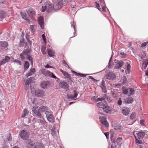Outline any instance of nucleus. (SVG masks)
I'll list each match as a JSON object with an SVG mask.
<instances>
[{"instance_id": "nucleus-1", "label": "nucleus", "mask_w": 148, "mask_h": 148, "mask_svg": "<svg viewBox=\"0 0 148 148\" xmlns=\"http://www.w3.org/2000/svg\"><path fill=\"white\" fill-rule=\"evenodd\" d=\"M54 10V5L49 2H47L44 6L42 7L41 11L44 12L46 10L47 12H49Z\"/></svg>"}, {"instance_id": "nucleus-2", "label": "nucleus", "mask_w": 148, "mask_h": 148, "mask_svg": "<svg viewBox=\"0 0 148 148\" xmlns=\"http://www.w3.org/2000/svg\"><path fill=\"white\" fill-rule=\"evenodd\" d=\"M98 114L101 115L99 117V119L101 123L103 126L106 127H108L109 125L106 119L105 115L101 112H99Z\"/></svg>"}, {"instance_id": "nucleus-3", "label": "nucleus", "mask_w": 148, "mask_h": 148, "mask_svg": "<svg viewBox=\"0 0 148 148\" xmlns=\"http://www.w3.org/2000/svg\"><path fill=\"white\" fill-rule=\"evenodd\" d=\"M41 72L43 75L48 77H51L54 78H56V77L52 73L50 72L49 71L45 69H42L41 71Z\"/></svg>"}, {"instance_id": "nucleus-4", "label": "nucleus", "mask_w": 148, "mask_h": 148, "mask_svg": "<svg viewBox=\"0 0 148 148\" xmlns=\"http://www.w3.org/2000/svg\"><path fill=\"white\" fill-rule=\"evenodd\" d=\"M133 134L135 138H138L139 139L143 138L145 134V133L142 131H134L133 132Z\"/></svg>"}, {"instance_id": "nucleus-5", "label": "nucleus", "mask_w": 148, "mask_h": 148, "mask_svg": "<svg viewBox=\"0 0 148 148\" xmlns=\"http://www.w3.org/2000/svg\"><path fill=\"white\" fill-rule=\"evenodd\" d=\"M19 135L22 139L26 140L28 138L29 133L27 130H23L20 132Z\"/></svg>"}, {"instance_id": "nucleus-6", "label": "nucleus", "mask_w": 148, "mask_h": 148, "mask_svg": "<svg viewBox=\"0 0 148 148\" xmlns=\"http://www.w3.org/2000/svg\"><path fill=\"white\" fill-rule=\"evenodd\" d=\"M45 114L47 120L50 122L53 123L54 122V118L53 116V113L52 112L47 111Z\"/></svg>"}, {"instance_id": "nucleus-7", "label": "nucleus", "mask_w": 148, "mask_h": 148, "mask_svg": "<svg viewBox=\"0 0 148 148\" xmlns=\"http://www.w3.org/2000/svg\"><path fill=\"white\" fill-rule=\"evenodd\" d=\"M59 86L64 89L66 91H68L69 89V85L66 82L64 81H60L59 83Z\"/></svg>"}, {"instance_id": "nucleus-8", "label": "nucleus", "mask_w": 148, "mask_h": 148, "mask_svg": "<svg viewBox=\"0 0 148 148\" xmlns=\"http://www.w3.org/2000/svg\"><path fill=\"white\" fill-rule=\"evenodd\" d=\"M30 50V49H26L23 51V52L21 53L20 55L21 59L23 60L25 59V55L28 56L29 55V52Z\"/></svg>"}, {"instance_id": "nucleus-9", "label": "nucleus", "mask_w": 148, "mask_h": 148, "mask_svg": "<svg viewBox=\"0 0 148 148\" xmlns=\"http://www.w3.org/2000/svg\"><path fill=\"white\" fill-rule=\"evenodd\" d=\"M40 109L38 107L34 106L32 108V111L34 114L38 116V117H41V114L39 112Z\"/></svg>"}, {"instance_id": "nucleus-10", "label": "nucleus", "mask_w": 148, "mask_h": 148, "mask_svg": "<svg viewBox=\"0 0 148 148\" xmlns=\"http://www.w3.org/2000/svg\"><path fill=\"white\" fill-rule=\"evenodd\" d=\"M116 77L115 74L112 72L108 73L106 75V78L107 79L110 80H113Z\"/></svg>"}, {"instance_id": "nucleus-11", "label": "nucleus", "mask_w": 148, "mask_h": 148, "mask_svg": "<svg viewBox=\"0 0 148 148\" xmlns=\"http://www.w3.org/2000/svg\"><path fill=\"white\" fill-rule=\"evenodd\" d=\"M114 63L115 66L114 68L115 69H119L123 65V62L122 61H119L115 60Z\"/></svg>"}, {"instance_id": "nucleus-12", "label": "nucleus", "mask_w": 148, "mask_h": 148, "mask_svg": "<svg viewBox=\"0 0 148 148\" xmlns=\"http://www.w3.org/2000/svg\"><path fill=\"white\" fill-rule=\"evenodd\" d=\"M60 71L65 77V78L69 81H71V78L70 75L67 72L64 71L61 69H60Z\"/></svg>"}, {"instance_id": "nucleus-13", "label": "nucleus", "mask_w": 148, "mask_h": 148, "mask_svg": "<svg viewBox=\"0 0 148 148\" xmlns=\"http://www.w3.org/2000/svg\"><path fill=\"white\" fill-rule=\"evenodd\" d=\"M26 144L27 148H34L36 147L34 143L30 140H28L26 142Z\"/></svg>"}, {"instance_id": "nucleus-14", "label": "nucleus", "mask_w": 148, "mask_h": 148, "mask_svg": "<svg viewBox=\"0 0 148 148\" xmlns=\"http://www.w3.org/2000/svg\"><path fill=\"white\" fill-rule=\"evenodd\" d=\"M43 19V17L41 16L38 18V20L39 25L42 29L44 28Z\"/></svg>"}, {"instance_id": "nucleus-15", "label": "nucleus", "mask_w": 148, "mask_h": 148, "mask_svg": "<svg viewBox=\"0 0 148 148\" xmlns=\"http://www.w3.org/2000/svg\"><path fill=\"white\" fill-rule=\"evenodd\" d=\"M62 2H59L54 5V10H60L62 6Z\"/></svg>"}, {"instance_id": "nucleus-16", "label": "nucleus", "mask_w": 148, "mask_h": 148, "mask_svg": "<svg viewBox=\"0 0 148 148\" xmlns=\"http://www.w3.org/2000/svg\"><path fill=\"white\" fill-rule=\"evenodd\" d=\"M106 105H107V103L106 101H103L97 103V107L100 108H102L103 109V108L105 107Z\"/></svg>"}, {"instance_id": "nucleus-17", "label": "nucleus", "mask_w": 148, "mask_h": 148, "mask_svg": "<svg viewBox=\"0 0 148 148\" xmlns=\"http://www.w3.org/2000/svg\"><path fill=\"white\" fill-rule=\"evenodd\" d=\"M50 85V82L48 81H44L40 84V86L42 88H45L49 87Z\"/></svg>"}, {"instance_id": "nucleus-18", "label": "nucleus", "mask_w": 148, "mask_h": 148, "mask_svg": "<svg viewBox=\"0 0 148 148\" xmlns=\"http://www.w3.org/2000/svg\"><path fill=\"white\" fill-rule=\"evenodd\" d=\"M103 110L109 114H111L113 111L112 108L107 106V105L103 108Z\"/></svg>"}, {"instance_id": "nucleus-19", "label": "nucleus", "mask_w": 148, "mask_h": 148, "mask_svg": "<svg viewBox=\"0 0 148 148\" xmlns=\"http://www.w3.org/2000/svg\"><path fill=\"white\" fill-rule=\"evenodd\" d=\"M44 94V92L42 90H38L35 91L36 95L38 97L43 96Z\"/></svg>"}, {"instance_id": "nucleus-20", "label": "nucleus", "mask_w": 148, "mask_h": 148, "mask_svg": "<svg viewBox=\"0 0 148 148\" xmlns=\"http://www.w3.org/2000/svg\"><path fill=\"white\" fill-rule=\"evenodd\" d=\"M10 59L9 57L6 56L4 59H2L0 62V66L8 62Z\"/></svg>"}, {"instance_id": "nucleus-21", "label": "nucleus", "mask_w": 148, "mask_h": 148, "mask_svg": "<svg viewBox=\"0 0 148 148\" xmlns=\"http://www.w3.org/2000/svg\"><path fill=\"white\" fill-rule=\"evenodd\" d=\"M27 12L30 17H31L35 14V12L32 9L29 8L26 10Z\"/></svg>"}, {"instance_id": "nucleus-22", "label": "nucleus", "mask_w": 148, "mask_h": 148, "mask_svg": "<svg viewBox=\"0 0 148 148\" xmlns=\"http://www.w3.org/2000/svg\"><path fill=\"white\" fill-rule=\"evenodd\" d=\"M121 111L122 114L123 115H127L130 112V110L127 107H124L122 109Z\"/></svg>"}, {"instance_id": "nucleus-23", "label": "nucleus", "mask_w": 148, "mask_h": 148, "mask_svg": "<svg viewBox=\"0 0 148 148\" xmlns=\"http://www.w3.org/2000/svg\"><path fill=\"white\" fill-rule=\"evenodd\" d=\"M100 86L102 89L103 92L104 93H106V90L105 86V82L104 80H102L101 84L100 85Z\"/></svg>"}, {"instance_id": "nucleus-24", "label": "nucleus", "mask_w": 148, "mask_h": 148, "mask_svg": "<svg viewBox=\"0 0 148 148\" xmlns=\"http://www.w3.org/2000/svg\"><path fill=\"white\" fill-rule=\"evenodd\" d=\"M114 129L118 131H121L123 130V127L119 124H115L114 125Z\"/></svg>"}, {"instance_id": "nucleus-25", "label": "nucleus", "mask_w": 148, "mask_h": 148, "mask_svg": "<svg viewBox=\"0 0 148 148\" xmlns=\"http://www.w3.org/2000/svg\"><path fill=\"white\" fill-rule=\"evenodd\" d=\"M40 119L38 120V122L40 123L43 126H45L47 125V123L44 120V119L41 116V117H39Z\"/></svg>"}, {"instance_id": "nucleus-26", "label": "nucleus", "mask_w": 148, "mask_h": 148, "mask_svg": "<svg viewBox=\"0 0 148 148\" xmlns=\"http://www.w3.org/2000/svg\"><path fill=\"white\" fill-rule=\"evenodd\" d=\"M74 93V95H67V96L68 99H74L77 97L78 94L77 93V92L75 90H74L73 91Z\"/></svg>"}, {"instance_id": "nucleus-27", "label": "nucleus", "mask_w": 148, "mask_h": 148, "mask_svg": "<svg viewBox=\"0 0 148 148\" xmlns=\"http://www.w3.org/2000/svg\"><path fill=\"white\" fill-rule=\"evenodd\" d=\"M8 44L7 42L3 41H0V46H1L3 48H6L8 46Z\"/></svg>"}, {"instance_id": "nucleus-28", "label": "nucleus", "mask_w": 148, "mask_h": 148, "mask_svg": "<svg viewBox=\"0 0 148 148\" xmlns=\"http://www.w3.org/2000/svg\"><path fill=\"white\" fill-rule=\"evenodd\" d=\"M133 99L132 98L130 97H128L125 99V101L127 103H132L133 101Z\"/></svg>"}, {"instance_id": "nucleus-29", "label": "nucleus", "mask_w": 148, "mask_h": 148, "mask_svg": "<svg viewBox=\"0 0 148 148\" xmlns=\"http://www.w3.org/2000/svg\"><path fill=\"white\" fill-rule=\"evenodd\" d=\"M71 71L72 73L74 74L75 75L77 76H80L82 77H85L86 76V75L80 73H78L73 70H71Z\"/></svg>"}, {"instance_id": "nucleus-30", "label": "nucleus", "mask_w": 148, "mask_h": 148, "mask_svg": "<svg viewBox=\"0 0 148 148\" xmlns=\"http://www.w3.org/2000/svg\"><path fill=\"white\" fill-rule=\"evenodd\" d=\"M7 16V14L3 11H0V18H3Z\"/></svg>"}, {"instance_id": "nucleus-31", "label": "nucleus", "mask_w": 148, "mask_h": 148, "mask_svg": "<svg viewBox=\"0 0 148 148\" xmlns=\"http://www.w3.org/2000/svg\"><path fill=\"white\" fill-rule=\"evenodd\" d=\"M40 110L42 112H46L48 110V108L47 107L41 106L39 108Z\"/></svg>"}, {"instance_id": "nucleus-32", "label": "nucleus", "mask_w": 148, "mask_h": 148, "mask_svg": "<svg viewBox=\"0 0 148 148\" xmlns=\"http://www.w3.org/2000/svg\"><path fill=\"white\" fill-rule=\"evenodd\" d=\"M29 112L26 109H25L23 112V113L21 116V117L22 118H24L28 114Z\"/></svg>"}, {"instance_id": "nucleus-33", "label": "nucleus", "mask_w": 148, "mask_h": 148, "mask_svg": "<svg viewBox=\"0 0 148 148\" xmlns=\"http://www.w3.org/2000/svg\"><path fill=\"white\" fill-rule=\"evenodd\" d=\"M21 14L22 18L23 19L26 21H28V19L26 17V14L25 12H21Z\"/></svg>"}, {"instance_id": "nucleus-34", "label": "nucleus", "mask_w": 148, "mask_h": 148, "mask_svg": "<svg viewBox=\"0 0 148 148\" xmlns=\"http://www.w3.org/2000/svg\"><path fill=\"white\" fill-rule=\"evenodd\" d=\"M48 54L50 57L53 56L54 55V53L53 51L50 49L48 50Z\"/></svg>"}, {"instance_id": "nucleus-35", "label": "nucleus", "mask_w": 148, "mask_h": 148, "mask_svg": "<svg viewBox=\"0 0 148 148\" xmlns=\"http://www.w3.org/2000/svg\"><path fill=\"white\" fill-rule=\"evenodd\" d=\"M46 49V47L42 46L41 48V50L42 53L44 54H45L46 53V52L45 51Z\"/></svg>"}, {"instance_id": "nucleus-36", "label": "nucleus", "mask_w": 148, "mask_h": 148, "mask_svg": "<svg viewBox=\"0 0 148 148\" xmlns=\"http://www.w3.org/2000/svg\"><path fill=\"white\" fill-rule=\"evenodd\" d=\"M29 65L28 63V62L27 61H25V63L24 64V69L25 70L27 69L29 66Z\"/></svg>"}, {"instance_id": "nucleus-37", "label": "nucleus", "mask_w": 148, "mask_h": 148, "mask_svg": "<svg viewBox=\"0 0 148 148\" xmlns=\"http://www.w3.org/2000/svg\"><path fill=\"white\" fill-rule=\"evenodd\" d=\"M130 93L129 95H133L134 93V90L133 88H129Z\"/></svg>"}, {"instance_id": "nucleus-38", "label": "nucleus", "mask_w": 148, "mask_h": 148, "mask_svg": "<svg viewBox=\"0 0 148 148\" xmlns=\"http://www.w3.org/2000/svg\"><path fill=\"white\" fill-rule=\"evenodd\" d=\"M126 81H127V78L125 76H124L122 78V79L121 80V82L123 84H125L126 82Z\"/></svg>"}, {"instance_id": "nucleus-39", "label": "nucleus", "mask_w": 148, "mask_h": 148, "mask_svg": "<svg viewBox=\"0 0 148 148\" xmlns=\"http://www.w3.org/2000/svg\"><path fill=\"white\" fill-rule=\"evenodd\" d=\"M71 27L74 28V35L75 34V23H74L73 22H71Z\"/></svg>"}, {"instance_id": "nucleus-40", "label": "nucleus", "mask_w": 148, "mask_h": 148, "mask_svg": "<svg viewBox=\"0 0 148 148\" xmlns=\"http://www.w3.org/2000/svg\"><path fill=\"white\" fill-rule=\"evenodd\" d=\"M56 128L53 127L51 130V134L53 136H55L56 135Z\"/></svg>"}, {"instance_id": "nucleus-41", "label": "nucleus", "mask_w": 148, "mask_h": 148, "mask_svg": "<svg viewBox=\"0 0 148 148\" xmlns=\"http://www.w3.org/2000/svg\"><path fill=\"white\" fill-rule=\"evenodd\" d=\"M31 83L30 81L28 80V78L27 79L25 82V84L26 85V86H27V87L28 86V84Z\"/></svg>"}, {"instance_id": "nucleus-42", "label": "nucleus", "mask_w": 148, "mask_h": 148, "mask_svg": "<svg viewBox=\"0 0 148 148\" xmlns=\"http://www.w3.org/2000/svg\"><path fill=\"white\" fill-rule=\"evenodd\" d=\"M28 79L31 83H33L34 82L35 79L34 77H30Z\"/></svg>"}, {"instance_id": "nucleus-43", "label": "nucleus", "mask_w": 148, "mask_h": 148, "mask_svg": "<svg viewBox=\"0 0 148 148\" xmlns=\"http://www.w3.org/2000/svg\"><path fill=\"white\" fill-rule=\"evenodd\" d=\"M100 5L101 6L105 5V3L104 0H99Z\"/></svg>"}, {"instance_id": "nucleus-44", "label": "nucleus", "mask_w": 148, "mask_h": 148, "mask_svg": "<svg viewBox=\"0 0 148 148\" xmlns=\"http://www.w3.org/2000/svg\"><path fill=\"white\" fill-rule=\"evenodd\" d=\"M129 90L128 89H126L123 90V93L125 95H127L128 92Z\"/></svg>"}, {"instance_id": "nucleus-45", "label": "nucleus", "mask_w": 148, "mask_h": 148, "mask_svg": "<svg viewBox=\"0 0 148 148\" xmlns=\"http://www.w3.org/2000/svg\"><path fill=\"white\" fill-rule=\"evenodd\" d=\"M126 70H130L131 68L130 65L129 64L128 62L126 63Z\"/></svg>"}, {"instance_id": "nucleus-46", "label": "nucleus", "mask_w": 148, "mask_h": 148, "mask_svg": "<svg viewBox=\"0 0 148 148\" xmlns=\"http://www.w3.org/2000/svg\"><path fill=\"white\" fill-rule=\"evenodd\" d=\"M138 139V138H135L136 139V143H139V144H141L142 143V141L141 140H139Z\"/></svg>"}, {"instance_id": "nucleus-47", "label": "nucleus", "mask_w": 148, "mask_h": 148, "mask_svg": "<svg viewBox=\"0 0 148 148\" xmlns=\"http://www.w3.org/2000/svg\"><path fill=\"white\" fill-rule=\"evenodd\" d=\"M148 44V41L143 42L142 43L141 45V46L142 47H145L147 44Z\"/></svg>"}, {"instance_id": "nucleus-48", "label": "nucleus", "mask_w": 148, "mask_h": 148, "mask_svg": "<svg viewBox=\"0 0 148 148\" xmlns=\"http://www.w3.org/2000/svg\"><path fill=\"white\" fill-rule=\"evenodd\" d=\"M14 62L17 63L19 65H21V62L19 60H14Z\"/></svg>"}, {"instance_id": "nucleus-49", "label": "nucleus", "mask_w": 148, "mask_h": 148, "mask_svg": "<svg viewBox=\"0 0 148 148\" xmlns=\"http://www.w3.org/2000/svg\"><path fill=\"white\" fill-rule=\"evenodd\" d=\"M27 60H29L31 62L32 64H33V61L32 58L30 56H27Z\"/></svg>"}, {"instance_id": "nucleus-50", "label": "nucleus", "mask_w": 148, "mask_h": 148, "mask_svg": "<svg viewBox=\"0 0 148 148\" xmlns=\"http://www.w3.org/2000/svg\"><path fill=\"white\" fill-rule=\"evenodd\" d=\"M33 74H34V73H32V72L30 71L29 73H28L26 74V77H28L29 76L32 75Z\"/></svg>"}, {"instance_id": "nucleus-51", "label": "nucleus", "mask_w": 148, "mask_h": 148, "mask_svg": "<svg viewBox=\"0 0 148 148\" xmlns=\"http://www.w3.org/2000/svg\"><path fill=\"white\" fill-rule=\"evenodd\" d=\"M120 55H121V57L122 58H124L126 56L125 54L123 52H121L120 53Z\"/></svg>"}, {"instance_id": "nucleus-52", "label": "nucleus", "mask_w": 148, "mask_h": 148, "mask_svg": "<svg viewBox=\"0 0 148 148\" xmlns=\"http://www.w3.org/2000/svg\"><path fill=\"white\" fill-rule=\"evenodd\" d=\"M136 116V114L135 113H132L130 116V118L131 119H133Z\"/></svg>"}, {"instance_id": "nucleus-53", "label": "nucleus", "mask_w": 148, "mask_h": 148, "mask_svg": "<svg viewBox=\"0 0 148 148\" xmlns=\"http://www.w3.org/2000/svg\"><path fill=\"white\" fill-rule=\"evenodd\" d=\"M30 29H31V31L32 32H34L35 29L34 28V26L31 25L30 26Z\"/></svg>"}, {"instance_id": "nucleus-54", "label": "nucleus", "mask_w": 148, "mask_h": 148, "mask_svg": "<svg viewBox=\"0 0 148 148\" xmlns=\"http://www.w3.org/2000/svg\"><path fill=\"white\" fill-rule=\"evenodd\" d=\"M122 103V101L121 99L120 98H119V100L117 102V104L119 105H121Z\"/></svg>"}, {"instance_id": "nucleus-55", "label": "nucleus", "mask_w": 148, "mask_h": 148, "mask_svg": "<svg viewBox=\"0 0 148 148\" xmlns=\"http://www.w3.org/2000/svg\"><path fill=\"white\" fill-rule=\"evenodd\" d=\"M24 40V39L23 38H22V39H21L20 41V45L21 46H23V42Z\"/></svg>"}, {"instance_id": "nucleus-56", "label": "nucleus", "mask_w": 148, "mask_h": 148, "mask_svg": "<svg viewBox=\"0 0 148 148\" xmlns=\"http://www.w3.org/2000/svg\"><path fill=\"white\" fill-rule=\"evenodd\" d=\"M63 63L64 64V66L66 67H69V66L66 63L65 60H64L63 61Z\"/></svg>"}, {"instance_id": "nucleus-57", "label": "nucleus", "mask_w": 148, "mask_h": 148, "mask_svg": "<svg viewBox=\"0 0 148 148\" xmlns=\"http://www.w3.org/2000/svg\"><path fill=\"white\" fill-rule=\"evenodd\" d=\"M39 148H44L43 144L41 143H40L38 145Z\"/></svg>"}, {"instance_id": "nucleus-58", "label": "nucleus", "mask_w": 148, "mask_h": 148, "mask_svg": "<svg viewBox=\"0 0 148 148\" xmlns=\"http://www.w3.org/2000/svg\"><path fill=\"white\" fill-rule=\"evenodd\" d=\"M101 98L102 100L104 101V100L105 99L107 98L106 95V94L103 95L101 97Z\"/></svg>"}, {"instance_id": "nucleus-59", "label": "nucleus", "mask_w": 148, "mask_h": 148, "mask_svg": "<svg viewBox=\"0 0 148 148\" xmlns=\"http://www.w3.org/2000/svg\"><path fill=\"white\" fill-rule=\"evenodd\" d=\"M147 64L146 63H143V67L144 68V69H146L147 67Z\"/></svg>"}, {"instance_id": "nucleus-60", "label": "nucleus", "mask_w": 148, "mask_h": 148, "mask_svg": "<svg viewBox=\"0 0 148 148\" xmlns=\"http://www.w3.org/2000/svg\"><path fill=\"white\" fill-rule=\"evenodd\" d=\"M30 71L34 74V73L35 72V69L34 68H32L30 69Z\"/></svg>"}, {"instance_id": "nucleus-61", "label": "nucleus", "mask_w": 148, "mask_h": 148, "mask_svg": "<svg viewBox=\"0 0 148 148\" xmlns=\"http://www.w3.org/2000/svg\"><path fill=\"white\" fill-rule=\"evenodd\" d=\"M95 4H96V8L99 10L100 9L99 8L100 6L99 5V4L97 2H95Z\"/></svg>"}, {"instance_id": "nucleus-62", "label": "nucleus", "mask_w": 148, "mask_h": 148, "mask_svg": "<svg viewBox=\"0 0 148 148\" xmlns=\"http://www.w3.org/2000/svg\"><path fill=\"white\" fill-rule=\"evenodd\" d=\"M42 37L43 40L44 42H45L46 41V38L45 36V34H43L42 35Z\"/></svg>"}, {"instance_id": "nucleus-63", "label": "nucleus", "mask_w": 148, "mask_h": 148, "mask_svg": "<svg viewBox=\"0 0 148 148\" xmlns=\"http://www.w3.org/2000/svg\"><path fill=\"white\" fill-rule=\"evenodd\" d=\"M7 139L8 141H11L12 140L11 136L10 135H9V136L8 137Z\"/></svg>"}, {"instance_id": "nucleus-64", "label": "nucleus", "mask_w": 148, "mask_h": 148, "mask_svg": "<svg viewBox=\"0 0 148 148\" xmlns=\"http://www.w3.org/2000/svg\"><path fill=\"white\" fill-rule=\"evenodd\" d=\"M97 97L95 96L93 97L92 98V99L93 100H95L96 101V99H97Z\"/></svg>"}]
</instances>
